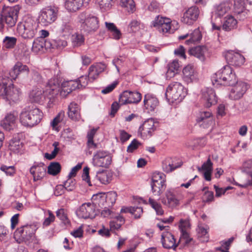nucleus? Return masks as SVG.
<instances>
[{"label": "nucleus", "mask_w": 252, "mask_h": 252, "mask_svg": "<svg viewBox=\"0 0 252 252\" xmlns=\"http://www.w3.org/2000/svg\"><path fill=\"white\" fill-rule=\"evenodd\" d=\"M59 90V80L57 77H53L49 80L45 91L39 88L33 89L30 94V98L32 102L40 103L46 96L49 100V106L52 107L57 100Z\"/></svg>", "instance_id": "obj_1"}, {"label": "nucleus", "mask_w": 252, "mask_h": 252, "mask_svg": "<svg viewBox=\"0 0 252 252\" xmlns=\"http://www.w3.org/2000/svg\"><path fill=\"white\" fill-rule=\"evenodd\" d=\"M9 80L3 76H0V96L8 101L9 104L16 102L19 100L21 96V90L13 84L7 86Z\"/></svg>", "instance_id": "obj_2"}, {"label": "nucleus", "mask_w": 252, "mask_h": 252, "mask_svg": "<svg viewBox=\"0 0 252 252\" xmlns=\"http://www.w3.org/2000/svg\"><path fill=\"white\" fill-rule=\"evenodd\" d=\"M212 81L214 85L233 86L236 82V78L232 68L225 65L213 75Z\"/></svg>", "instance_id": "obj_3"}, {"label": "nucleus", "mask_w": 252, "mask_h": 252, "mask_svg": "<svg viewBox=\"0 0 252 252\" xmlns=\"http://www.w3.org/2000/svg\"><path fill=\"white\" fill-rule=\"evenodd\" d=\"M42 116L43 113L38 108H25L20 114V121L23 126L31 127L39 123Z\"/></svg>", "instance_id": "obj_4"}, {"label": "nucleus", "mask_w": 252, "mask_h": 252, "mask_svg": "<svg viewBox=\"0 0 252 252\" xmlns=\"http://www.w3.org/2000/svg\"><path fill=\"white\" fill-rule=\"evenodd\" d=\"M38 25L32 18L25 17L18 25L19 34L24 39L33 38L38 32Z\"/></svg>", "instance_id": "obj_5"}, {"label": "nucleus", "mask_w": 252, "mask_h": 252, "mask_svg": "<svg viewBox=\"0 0 252 252\" xmlns=\"http://www.w3.org/2000/svg\"><path fill=\"white\" fill-rule=\"evenodd\" d=\"M186 92L184 86L179 82L170 84L166 89L165 96L169 102L180 101L186 96Z\"/></svg>", "instance_id": "obj_6"}, {"label": "nucleus", "mask_w": 252, "mask_h": 252, "mask_svg": "<svg viewBox=\"0 0 252 252\" xmlns=\"http://www.w3.org/2000/svg\"><path fill=\"white\" fill-rule=\"evenodd\" d=\"M78 21L82 29L88 33L95 32L99 27L97 18L85 12L78 15Z\"/></svg>", "instance_id": "obj_7"}, {"label": "nucleus", "mask_w": 252, "mask_h": 252, "mask_svg": "<svg viewBox=\"0 0 252 252\" xmlns=\"http://www.w3.org/2000/svg\"><path fill=\"white\" fill-rule=\"evenodd\" d=\"M165 175L160 172L153 174L151 184L152 191L155 196H159L166 188Z\"/></svg>", "instance_id": "obj_8"}, {"label": "nucleus", "mask_w": 252, "mask_h": 252, "mask_svg": "<svg viewBox=\"0 0 252 252\" xmlns=\"http://www.w3.org/2000/svg\"><path fill=\"white\" fill-rule=\"evenodd\" d=\"M112 162V158L107 151L98 150L94 154L92 164L96 167L108 168Z\"/></svg>", "instance_id": "obj_9"}, {"label": "nucleus", "mask_w": 252, "mask_h": 252, "mask_svg": "<svg viewBox=\"0 0 252 252\" xmlns=\"http://www.w3.org/2000/svg\"><path fill=\"white\" fill-rule=\"evenodd\" d=\"M58 13V10L56 8L45 7L41 11L39 16V20L43 26H48L56 20Z\"/></svg>", "instance_id": "obj_10"}, {"label": "nucleus", "mask_w": 252, "mask_h": 252, "mask_svg": "<svg viewBox=\"0 0 252 252\" xmlns=\"http://www.w3.org/2000/svg\"><path fill=\"white\" fill-rule=\"evenodd\" d=\"M19 8L17 6L7 7L2 12L4 22L9 27L15 25L18 19Z\"/></svg>", "instance_id": "obj_11"}, {"label": "nucleus", "mask_w": 252, "mask_h": 252, "mask_svg": "<svg viewBox=\"0 0 252 252\" xmlns=\"http://www.w3.org/2000/svg\"><path fill=\"white\" fill-rule=\"evenodd\" d=\"M227 62L231 65L239 66L245 62V58L239 52L234 50H228L224 53Z\"/></svg>", "instance_id": "obj_12"}, {"label": "nucleus", "mask_w": 252, "mask_h": 252, "mask_svg": "<svg viewBox=\"0 0 252 252\" xmlns=\"http://www.w3.org/2000/svg\"><path fill=\"white\" fill-rule=\"evenodd\" d=\"M248 88V85L242 81L237 82L233 85L229 97L231 99L237 100L241 98Z\"/></svg>", "instance_id": "obj_13"}, {"label": "nucleus", "mask_w": 252, "mask_h": 252, "mask_svg": "<svg viewBox=\"0 0 252 252\" xmlns=\"http://www.w3.org/2000/svg\"><path fill=\"white\" fill-rule=\"evenodd\" d=\"M141 99V94L137 92L124 91L120 96L119 103L121 105L128 103H136Z\"/></svg>", "instance_id": "obj_14"}, {"label": "nucleus", "mask_w": 252, "mask_h": 252, "mask_svg": "<svg viewBox=\"0 0 252 252\" xmlns=\"http://www.w3.org/2000/svg\"><path fill=\"white\" fill-rule=\"evenodd\" d=\"M76 213L79 218L93 219L96 215L95 206L91 203H84L80 207Z\"/></svg>", "instance_id": "obj_15"}, {"label": "nucleus", "mask_w": 252, "mask_h": 252, "mask_svg": "<svg viewBox=\"0 0 252 252\" xmlns=\"http://www.w3.org/2000/svg\"><path fill=\"white\" fill-rule=\"evenodd\" d=\"M34 232V228L30 225H25L17 228L14 232L15 238L20 241L28 240L31 238Z\"/></svg>", "instance_id": "obj_16"}, {"label": "nucleus", "mask_w": 252, "mask_h": 252, "mask_svg": "<svg viewBox=\"0 0 252 252\" xmlns=\"http://www.w3.org/2000/svg\"><path fill=\"white\" fill-rule=\"evenodd\" d=\"M155 124L153 119H149L139 127L138 132L143 139L150 137L152 135L156 129Z\"/></svg>", "instance_id": "obj_17"}, {"label": "nucleus", "mask_w": 252, "mask_h": 252, "mask_svg": "<svg viewBox=\"0 0 252 252\" xmlns=\"http://www.w3.org/2000/svg\"><path fill=\"white\" fill-rule=\"evenodd\" d=\"M73 31V26L71 22V17L70 16L63 17L59 24V32L63 36H68Z\"/></svg>", "instance_id": "obj_18"}, {"label": "nucleus", "mask_w": 252, "mask_h": 252, "mask_svg": "<svg viewBox=\"0 0 252 252\" xmlns=\"http://www.w3.org/2000/svg\"><path fill=\"white\" fill-rule=\"evenodd\" d=\"M59 85L60 84L61 80L59 78ZM59 95L62 97H66L69 93L72 91L76 89H78V84L76 80H69L63 82L61 87L59 86Z\"/></svg>", "instance_id": "obj_19"}, {"label": "nucleus", "mask_w": 252, "mask_h": 252, "mask_svg": "<svg viewBox=\"0 0 252 252\" xmlns=\"http://www.w3.org/2000/svg\"><path fill=\"white\" fill-rule=\"evenodd\" d=\"M202 98L204 101L205 106L210 107L217 102V97L214 90L210 88H206L202 90Z\"/></svg>", "instance_id": "obj_20"}, {"label": "nucleus", "mask_w": 252, "mask_h": 252, "mask_svg": "<svg viewBox=\"0 0 252 252\" xmlns=\"http://www.w3.org/2000/svg\"><path fill=\"white\" fill-rule=\"evenodd\" d=\"M117 197V194L115 191H109L107 193H100L94 195L93 197V199H97L101 203L105 200L106 206L107 207L112 206L116 202Z\"/></svg>", "instance_id": "obj_21"}, {"label": "nucleus", "mask_w": 252, "mask_h": 252, "mask_svg": "<svg viewBox=\"0 0 252 252\" xmlns=\"http://www.w3.org/2000/svg\"><path fill=\"white\" fill-rule=\"evenodd\" d=\"M30 173L33 176L34 181L42 179L46 174V168L43 163H35L30 169Z\"/></svg>", "instance_id": "obj_22"}, {"label": "nucleus", "mask_w": 252, "mask_h": 252, "mask_svg": "<svg viewBox=\"0 0 252 252\" xmlns=\"http://www.w3.org/2000/svg\"><path fill=\"white\" fill-rule=\"evenodd\" d=\"M161 202L168 207L173 209L179 205L180 200L173 191L167 190L165 197L161 199Z\"/></svg>", "instance_id": "obj_23"}, {"label": "nucleus", "mask_w": 252, "mask_h": 252, "mask_svg": "<svg viewBox=\"0 0 252 252\" xmlns=\"http://www.w3.org/2000/svg\"><path fill=\"white\" fill-rule=\"evenodd\" d=\"M183 78L188 83L197 80L198 73L193 65L188 64L183 68Z\"/></svg>", "instance_id": "obj_24"}, {"label": "nucleus", "mask_w": 252, "mask_h": 252, "mask_svg": "<svg viewBox=\"0 0 252 252\" xmlns=\"http://www.w3.org/2000/svg\"><path fill=\"white\" fill-rule=\"evenodd\" d=\"M90 0H66L64 4L66 9L70 12H75L83 6L88 4Z\"/></svg>", "instance_id": "obj_25"}, {"label": "nucleus", "mask_w": 252, "mask_h": 252, "mask_svg": "<svg viewBox=\"0 0 252 252\" xmlns=\"http://www.w3.org/2000/svg\"><path fill=\"white\" fill-rule=\"evenodd\" d=\"M198 15V8L192 6L184 13L182 21L187 24H192L197 19Z\"/></svg>", "instance_id": "obj_26"}, {"label": "nucleus", "mask_w": 252, "mask_h": 252, "mask_svg": "<svg viewBox=\"0 0 252 252\" xmlns=\"http://www.w3.org/2000/svg\"><path fill=\"white\" fill-rule=\"evenodd\" d=\"M161 243L164 248L175 250L178 246L174 236L168 231L163 232L161 235Z\"/></svg>", "instance_id": "obj_27"}, {"label": "nucleus", "mask_w": 252, "mask_h": 252, "mask_svg": "<svg viewBox=\"0 0 252 252\" xmlns=\"http://www.w3.org/2000/svg\"><path fill=\"white\" fill-rule=\"evenodd\" d=\"M196 121L200 126L203 128H207L212 123V113L210 111L200 112L197 117Z\"/></svg>", "instance_id": "obj_28"}, {"label": "nucleus", "mask_w": 252, "mask_h": 252, "mask_svg": "<svg viewBox=\"0 0 252 252\" xmlns=\"http://www.w3.org/2000/svg\"><path fill=\"white\" fill-rule=\"evenodd\" d=\"M80 107L76 103L72 102L68 106V117L74 121H79L81 119Z\"/></svg>", "instance_id": "obj_29"}, {"label": "nucleus", "mask_w": 252, "mask_h": 252, "mask_svg": "<svg viewBox=\"0 0 252 252\" xmlns=\"http://www.w3.org/2000/svg\"><path fill=\"white\" fill-rule=\"evenodd\" d=\"M30 72L28 66L23 64L20 62H17L9 72V75L11 79H16L21 72Z\"/></svg>", "instance_id": "obj_30"}, {"label": "nucleus", "mask_w": 252, "mask_h": 252, "mask_svg": "<svg viewBox=\"0 0 252 252\" xmlns=\"http://www.w3.org/2000/svg\"><path fill=\"white\" fill-rule=\"evenodd\" d=\"M106 67L104 63H98L92 65L89 69L88 77L92 82L95 80L99 74L103 72Z\"/></svg>", "instance_id": "obj_31"}, {"label": "nucleus", "mask_w": 252, "mask_h": 252, "mask_svg": "<svg viewBox=\"0 0 252 252\" xmlns=\"http://www.w3.org/2000/svg\"><path fill=\"white\" fill-rule=\"evenodd\" d=\"M144 104L149 111H154L159 105L158 99L153 94H147L145 95Z\"/></svg>", "instance_id": "obj_32"}, {"label": "nucleus", "mask_w": 252, "mask_h": 252, "mask_svg": "<svg viewBox=\"0 0 252 252\" xmlns=\"http://www.w3.org/2000/svg\"><path fill=\"white\" fill-rule=\"evenodd\" d=\"M52 44L50 42V40L43 38H37L34 40L32 43V50L37 53L43 48L46 49H50Z\"/></svg>", "instance_id": "obj_33"}, {"label": "nucleus", "mask_w": 252, "mask_h": 252, "mask_svg": "<svg viewBox=\"0 0 252 252\" xmlns=\"http://www.w3.org/2000/svg\"><path fill=\"white\" fill-rule=\"evenodd\" d=\"M207 48L205 46H197L189 50V54L197 58L201 62L205 60V54Z\"/></svg>", "instance_id": "obj_34"}, {"label": "nucleus", "mask_w": 252, "mask_h": 252, "mask_svg": "<svg viewBox=\"0 0 252 252\" xmlns=\"http://www.w3.org/2000/svg\"><path fill=\"white\" fill-rule=\"evenodd\" d=\"M112 176V173L108 170L99 171L96 172L95 179L102 184L107 185L111 181Z\"/></svg>", "instance_id": "obj_35"}, {"label": "nucleus", "mask_w": 252, "mask_h": 252, "mask_svg": "<svg viewBox=\"0 0 252 252\" xmlns=\"http://www.w3.org/2000/svg\"><path fill=\"white\" fill-rule=\"evenodd\" d=\"M189 220L181 219L179 221V228L181 231L182 236L186 239V243H189L192 239L189 238V234L187 232V230L190 227Z\"/></svg>", "instance_id": "obj_36"}, {"label": "nucleus", "mask_w": 252, "mask_h": 252, "mask_svg": "<svg viewBox=\"0 0 252 252\" xmlns=\"http://www.w3.org/2000/svg\"><path fill=\"white\" fill-rule=\"evenodd\" d=\"M16 116L14 114H7L0 122V126L7 130H10L14 126Z\"/></svg>", "instance_id": "obj_37"}, {"label": "nucleus", "mask_w": 252, "mask_h": 252, "mask_svg": "<svg viewBox=\"0 0 252 252\" xmlns=\"http://www.w3.org/2000/svg\"><path fill=\"white\" fill-rule=\"evenodd\" d=\"M198 170L199 171H204V177L206 181H211V174L213 170V163L210 158L202 164L201 167H198Z\"/></svg>", "instance_id": "obj_38"}, {"label": "nucleus", "mask_w": 252, "mask_h": 252, "mask_svg": "<svg viewBox=\"0 0 252 252\" xmlns=\"http://www.w3.org/2000/svg\"><path fill=\"white\" fill-rule=\"evenodd\" d=\"M182 164L177 162L170 158H166L162 163V169L166 173H169L180 167Z\"/></svg>", "instance_id": "obj_39"}, {"label": "nucleus", "mask_w": 252, "mask_h": 252, "mask_svg": "<svg viewBox=\"0 0 252 252\" xmlns=\"http://www.w3.org/2000/svg\"><path fill=\"white\" fill-rule=\"evenodd\" d=\"M209 227L207 225H204L200 224L196 229L198 237L202 242H208L209 240L208 234Z\"/></svg>", "instance_id": "obj_40"}, {"label": "nucleus", "mask_w": 252, "mask_h": 252, "mask_svg": "<svg viewBox=\"0 0 252 252\" xmlns=\"http://www.w3.org/2000/svg\"><path fill=\"white\" fill-rule=\"evenodd\" d=\"M230 9V4L228 2H224L216 6L215 10L213 12V16H223Z\"/></svg>", "instance_id": "obj_41"}, {"label": "nucleus", "mask_w": 252, "mask_h": 252, "mask_svg": "<svg viewBox=\"0 0 252 252\" xmlns=\"http://www.w3.org/2000/svg\"><path fill=\"white\" fill-rule=\"evenodd\" d=\"M234 13L237 16L238 18L243 20L246 17L247 11L245 8L243 2L239 3L238 1H235L234 3Z\"/></svg>", "instance_id": "obj_42"}, {"label": "nucleus", "mask_w": 252, "mask_h": 252, "mask_svg": "<svg viewBox=\"0 0 252 252\" xmlns=\"http://www.w3.org/2000/svg\"><path fill=\"white\" fill-rule=\"evenodd\" d=\"M189 39L187 40L185 43L187 45L194 44L200 41L202 38V34L199 29H196L189 34Z\"/></svg>", "instance_id": "obj_43"}, {"label": "nucleus", "mask_w": 252, "mask_h": 252, "mask_svg": "<svg viewBox=\"0 0 252 252\" xmlns=\"http://www.w3.org/2000/svg\"><path fill=\"white\" fill-rule=\"evenodd\" d=\"M9 148L11 151L19 153L23 148V144L19 138H13L10 141Z\"/></svg>", "instance_id": "obj_44"}, {"label": "nucleus", "mask_w": 252, "mask_h": 252, "mask_svg": "<svg viewBox=\"0 0 252 252\" xmlns=\"http://www.w3.org/2000/svg\"><path fill=\"white\" fill-rule=\"evenodd\" d=\"M237 20L232 16H229L226 18L223 25L222 29L226 31H229L237 26Z\"/></svg>", "instance_id": "obj_45"}, {"label": "nucleus", "mask_w": 252, "mask_h": 252, "mask_svg": "<svg viewBox=\"0 0 252 252\" xmlns=\"http://www.w3.org/2000/svg\"><path fill=\"white\" fill-rule=\"evenodd\" d=\"M105 24L108 30L112 33L114 39L118 40L121 38V32L114 24L106 22Z\"/></svg>", "instance_id": "obj_46"}, {"label": "nucleus", "mask_w": 252, "mask_h": 252, "mask_svg": "<svg viewBox=\"0 0 252 252\" xmlns=\"http://www.w3.org/2000/svg\"><path fill=\"white\" fill-rule=\"evenodd\" d=\"M71 42L74 47H78L83 45L85 42L84 36L80 33H75L72 35Z\"/></svg>", "instance_id": "obj_47"}, {"label": "nucleus", "mask_w": 252, "mask_h": 252, "mask_svg": "<svg viewBox=\"0 0 252 252\" xmlns=\"http://www.w3.org/2000/svg\"><path fill=\"white\" fill-rule=\"evenodd\" d=\"M50 42L52 44L51 49H57L62 50L67 45V42L65 40L57 38L55 40H50Z\"/></svg>", "instance_id": "obj_48"}, {"label": "nucleus", "mask_w": 252, "mask_h": 252, "mask_svg": "<svg viewBox=\"0 0 252 252\" xmlns=\"http://www.w3.org/2000/svg\"><path fill=\"white\" fill-rule=\"evenodd\" d=\"M129 212L133 214L135 219H138L140 217L141 215L143 213V209L141 207H130L129 208H122L121 212Z\"/></svg>", "instance_id": "obj_49"}, {"label": "nucleus", "mask_w": 252, "mask_h": 252, "mask_svg": "<svg viewBox=\"0 0 252 252\" xmlns=\"http://www.w3.org/2000/svg\"><path fill=\"white\" fill-rule=\"evenodd\" d=\"M96 129H92L87 134V146L89 149H95L97 148V144L93 141L94 137L96 133Z\"/></svg>", "instance_id": "obj_50"}, {"label": "nucleus", "mask_w": 252, "mask_h": 252, "mask_svg": "<svg viewBox=\"0 0 252 252\" xmlns=\"http://www.w3.org/2000/svg\"><path fill=\"white\" fill-rule=\"evenodd\" d=\"M17 38L15 37L6 36L3 40V47L6 49H12L16 44Z\"/></svg>", "instance_id": "obj_51"}, {"label": "nucleus", "mask_w": 252, "mask_h": 252, "mask_svg": "<svg viewBox=\"0 0 252 252\" xmlns=\"http://www.w3.org/2000/svg\"><path fill=\"white\" fill-rule=\"evenodd\" d=\"M61 167L58 162H51L48 167V173L52 175H56L61 171Z\"/></svg>", "instance_id": "obj_52"}, {"label": "nucleus", "mask_w": 252, "mask_h": 252, "mask_svg": "<svg viewBox=\"0 0 252 252\" xmlns=\"http://www.w3.org/2000/svg\"><path fill=\"white\" fill-rule=\"evenodd\" d=\"M57 217L64 224H68L69 220L67 217L66 211L64 209H60L56 211Z\"/></svg>", "instance_id": "obj_53"}, {"label": "nucleus", "mask_w": 252, "mask_h": 252, "mask_svg": "<svg viewBox=\"0 0 252 252\" xmlns=\"http://www.w3.org/2000/svg\"><path fill=\"white\" fill-rule=\"evenodd\" d=\"M149 202L151 207L156 211L157 215H163L164 211L160 204L151 198H149Z\"/></svg>", "instance_id": "obj_54"}, {"label": "nucleus", "mask_w": 252, "mask_h": 252, "mask_svg": "<svg viewBox=\"0 0 252 252\" xmlns=\"http://www.w3.org/2000/svg\"><path fill=\"white\" fill-rule=\"evenodd\" d=\"M72 177H68V179L63 184L65 189L69 191H72L75 188L76 181Z\"/></svg>", "instance_id": "obj_55"}, {"label": "nucleus", "mask_w": 252, "mask_h": 252, "mask_svg": "<svg viewBox=\"0 0 252 252\" xmlns=\"http://www.w3.org/2000/svg\"><path fill=\"white\" fill-rule=\"evenodd\" d=\"M113 0H96V3L99 5L102 10H107L109 9L113 2Z\"/></svg>", "instance_id": "obj_56"}, {"label": "nucleus", "mask_w": 252, "mask_h": 252, "mask_svg": "<svg viewBox=\"0 0 252 252\" xmlns=\"http://www.w3.org/2000/svg\"><path fill=\"white\" fill-rule=\"evenodd\" d=\"M122 6L126 7L128 11L133 12L135 9V4L133 0H121Z\"/></svg>", "instance_id": "obj_57"}, {"label": "nucleus", "mask_w": 252, "mask_h": 252, "mask_svg": "<svg viewBox=\"0 0 252 252\" xmlns=\"http://www.w3.org/2000/svg\"><path fill=\"white\" fill-rule=\"evenodd\" d=\"M160 32L167 33L170 32L171 30V21L170 19H165V21L162 25L159 28L158 30Z\"/></svg>", "instance_id": "obj_58"}, {"label": "nucleus", "mask_w": 252, "mask_h": 252, "mask_svg": "<svg viewBox=\"0 0 252 252\" xmlns=\"http://www.w3.org/2000/svg\"><path fill=\"white\" fill-rule=\"evenodd\" d=\"M76 81L78 84V89L85 88L88 85L89 81L92 82V80H90L87 75L82 76Z\"/></svg>", "instance_id": "obj_59"}, {"label": "nucleus", "mask_w": 252, "mask_h": 252, "mask_svg": "<svg viewBox=\"0 0 252 252\" xmlns=\"http://www.w3.org/2000/svg\"><path fill=\"white\" fill-rule=\"evenodd\" d=\"M31 80L35 82H40L42 81V78L39 72L35 69H32L30 73Z\"/></svg>", "instance_id": "obj_60"}, {"label": "nucleus", "mask_w": 252, "mask_h": 252, "mask_svg": "<svg viewBox=\"0 0 252 252\" xmlns=\"http://www.w3.org/2000/svg\"><path fill=\"white\" fill-rule=\"evenodd\" d=\"M64 117V112L61 111L60 112L57 116L51 122V126L53 127V128L55 127L58 124L63 120V119Z\"/></svg>", "instance_id": "obj_61"}, {"label": "nucleus", "mask_w": 252, "mask_h": 252, "mask_svg": "<svg viewBox=\"0 0 252 252\" xmlns=\"http://www.w3.org/2000/svg\"><path fill=\"white\" fill-rule=\"evenodd\" d=\"M0 169L5 172V173L7 175L11 176L15 174V167L13 166H6L4 165H2L0 166Z\"/></svg>", "instance_id": "obj_62"}, {"label": "nucleus", "mask_w": 252, "mask_h": 252, "mask_svg": "<svg viewBox=\"0 0 252 252\" xmlns=\"http://www.w3.org/2000/svg\"><path fill=\"white\" fill-rule=\"evenodd\" d=\"M47 214L48 216L45 219L43 222V225L44 226H49L52 222H54L55 220V216L51 211L48 210Z\"/></svg>", "instance_id": "obj_63"}, {"label": "nucleus", "mask_w": 252, "mask_h": 252, "mask_svg": "<svg viewBox=\"0 0 252 252\" xmlns=\"http://www.w3.org/2000/svg\"><path fill=\"white\" fill-rule=\"evenodd\" d=\"M141 145V143L136 139H133L127 148V151L129 153H132L137 149Z\"/></svg>", "instance_id": "obj_64"}]
</instances>
